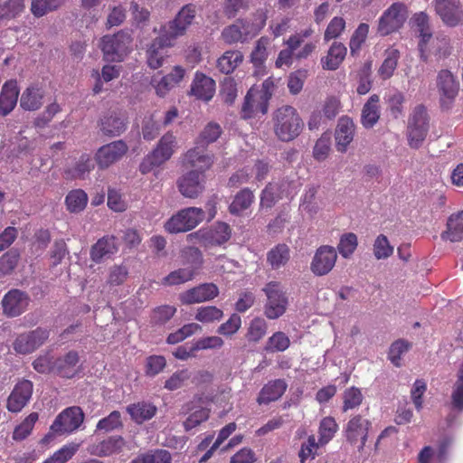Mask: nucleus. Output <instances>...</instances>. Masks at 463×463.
Here are the masks:
<instances>
[{
  "instance_id": "f257e3e1",
  "label": "nucleus",
  "mask_w": 463,
  "mask_h": 463,
  "mask_svg": "<svg viewBox=\"0 0 463 463\" xmlns=\"http://www.w3.org/2000/svg\"><path fill=\"white\" fill-rule=\"evenodd\" d=\"M273 129L276 137L283 142L295 139L303 128V122L297 109L291 106H282L273 114Z\"/></svg>"
},
{
  "instance_id": "f03ea898",
  "label": "nucleus",
  "mask_w": 463,
  "mask_h": 463,
  "mask_svg": "<svg viewBox=\"0 0 463 463\" xmlns=\"http://www.w3.org/2000/svg\"><path fill=\"white\" fill-rule=\"evenodd\" d=\"M177 146L175 137L168 132L158 141L156 146L146 155L139 165V171L143 175L150 173L168 161L174 155Z\"/></svg>"
},
{
  "instance_id": "7ed1b4c3",
  "label": "nucleus",
  "mask_w": 463,
  "mask_h": 463,
  "mask_svg": "<svg viewBox=\"0 0 463 463\" xmlns=\"http://www.w3.org/2000/svg\"><path fill=\"white\" fill-rule=\"evenodd\" d=\"M430 128V118L422 105L416 106L409 116L407 126L408 144L411 148H419L425 140Z\"/></svg>"
},
{
  "instance_id": "20e7f679",
  "label": "nucleus",
  "mask_w": 463,
  "mask_h": 463,
  "mask_svg": "<svg viewBox=\"0 0 463 463\" xmlns=\"http://www.w3.org/2000/svg\"><path fill=\"white\" fill-rule=\"evenodd\" d=\"M131 43L130 34L123 31L103 36L101 50L104 59L108 61H122L131 49Z\"/></svg>"
},
{
  "instance_id": "39448f33",
  "label": "nucleus",
  "mask_w": 463,
  "mask_h": 463,
  "mask_svg": "<svg viewBox=\"0 0 463 463\" xmlns=\"http://www.w3.org/2000/svg\"><path fill=\"white\" fill-rule=\"evenodd\" d=\"M205 214L202 208L187 207L173 215L165 224L169 233L185 232L195 228L204 220Z\"/></svg>"
},
{
  "instance_id": "423d86ee",
  "label": "nucleus",
  "mask_w": 463,
  "mask_h": 463,
  "mask_svg": "<svg viewBox=\"0 0 463 463\" xmlns=\"http://www.w3.org/2000/svg\"><path fill=\"white\" fill-rule=\"evenodd\" d=\"M263 291L267 297L265 316L269 319L280 317L286 312L288 305V298L282 286L279 282L270 281L266 284Z\"/></svg>"
},
{
  "instance_id": "0eeeda50",
  "label": "nucleus",
  "mask_w": 463,
  "mask_h": 463,
  "mask_svg": "<svg viewBox=\"0 0 463 463\" xmlns=\"http://www.w3.org/2000/svg\"><path fill=\"white\" fill-rule=\"evenodd\" d=\"M232 229L225 222H217L210 229H201L187 235V241H198L203 246H220L230 240Z\"/></svg>"
},
{
  "instance_id": "6e6552de",
  "label": "nucleus",
  "mask_w": 463,
  "mask_h": 463,
  "mask_svg": "<svg viewBox=\"0 0 463 463\" xmlns=\"http://www.w3.org/2000/svg\"><path fill=\"white\" fill-rule=\"evenodd\" d=\"M84 420V412L79 406L66 408L60 412L51 425L53 434H70L77 430Z\"/></svg>"
},
{
  "instance_id": "1a4fd4ad",
  "label": "nucleus",
  "mask_w": 463,
  "mask_h": 463,
  "mask_svg": "<svg viewBox=\"0 0 463 463\" xmlns=\"http://www.w3.org/2000/svg\"><path fill=\"white\" fill-rule=\"evenodd\" d=\"M407 17V6L402 2L393 3L379 18L378 33L381 35H388L399 30Z\"/></svg>"
},
{
  "instance_id": "9d476101",
  "label": "nucleus",
  "mask_w": 463,
  "mask_h": 463,
  "mask_svg": "<svg viewBox=\"0 0 463 463\" xmlns=\"http://www.w3.org/2000/svg\"><path fill=\"white\" fill-rule=\"evenodd\" d=\"M266 14L264 12H259L257 14V24H253L250 28L249 24H246L242 21L226 27L222 33V37L226 43L232 44L238 42H243L248 38V35L257 33L261 28L264 27L266 23Z\"/></svg>"
},
{
  "instance_id": "9b49d317",
  "label": "nucleus",
  "mask_w": 463,
  "mask_h": 463,
  "mask_svg": "<svg viewBox=\"0 0 463 463\" xmlns=\"http://www.w3.org/2000/svg\"><path fill=\"white\" fill-rule=\"evenodd\" d=\"M49 335V331L43 327L20 334L13 343L14 350L20 354H31L42 346Z\"/></svg>"
},
{
  "instance_id": "f8f14e48",
  "label": "nucleus",
  "mask_w": 463,
  "mask_h": 463,
  "mask_svg": "<svg viewBox=\"0 0 463 463\" xmlns=\"http://www.w3.org/2000/svg\"><path fill=\"white\" fill-rule=\"evenodd\" d=\"M195 13L194 5H184L178 12L175 18L162 28L161 32L175 43L176 39L183 36L187 28L192 24L195 17Z\"/></svg>"
},
{
  "instance_id": "ddd939ff",
  "label": "nucleus",
  "mask_w": 463,
  "mask_h": 463,
  "mask_svg": "<svg viewBox=\"0 0 463 463\" xmlns=\"http://www.w3.org/2000/svg\"><path fill=\"white\" fill-rule=\"evenodd\" d=\"M371 426V421L361 415L352 417L345 428L346 440L351 445H356L359 441L358 451H362L367 441Z\"/></svg>"
},
{
  "instance_id": "4468645a",
  "label": "nucleus",
  "mask_w": 463,
  "mask_h": 463,
  "mask_svg": "<svg viewBox=\"0 0 463 463\" xmlns=\"http://www.w3.org/2000/svg\"><path fill=\"white\" fill-rule=\"evenodd\" d=\"M175 43L173 40L161 32L160 35L150 43L146 50L147 65L154 70L160 68L168 56L165 48L172 47Z\"/></svg>"
},
{
  "instance_id": "2eb2a0df",
  "label": "nucleus",
  "mask_w": 463,
  "mask_h": 463,
  "mask_svg": "<svg viewBox=\"0 0 463 463\" xmlns=\"http://www.w3.org/2000/svg\"><path fill=\"white\" fill-rule=\"evenodd\" d=\"M337 253L334 247L324 245L319 247L311 261L310 269L317 276L329 273L335 267Z\"/></svg>"
},
{
  "instance_id": "dca6fc26",
  "label": "nucleus",
  "mask_w": 463,
  "mask_h": 463,
  "mask_svg": "<svg viewBox=\"0 0 463 463\" xmlns=\"http://www.w3.org/2000/svg\"><path fill=\"white\" fill-rule=\"evenodd\" d=\"M128 150V145L123 140H117L99 148L95 158L100 168H107L120 160Z\"/></svg>"
},
{
  "instance_id": "f3484780",
  "label": "nucleus",
  "mask_w": 463,
  "mask_h": 463,
  "mask_svg": "<svg viewBox=\"0 0 463 463\" xmlns=\"http://www.w3.org/2000/svg\"><path fill=\"white\" fill-rule=\"evenodd\" d=\"M33 384L31 381L23 379L19 381L10 393L6 408L11 412L21 411L31 400Z\"/></svg>"
},
{
  "instance_id": "a211bd4d",
  "label": "nucleus",
  "mask_w": 463,
  "mask_h": 463,
  "mask_svg": "<svg viewBox=\"0 0 463 463\" xmlns=\"http://www.w3.org/2000/svg\"><path fill=\"white\" fill-rule=\"evenodd\" d=\"M219 294L218 287L213 283H203L179 295V300L184 305L202 303L215 298Z\"/></svg>"
},
{
  "instance_id": "6ab92c4d",
  "label": "nucleus",
  "mask_w": 463,
  "mask_h": 463,
  "mask_svg": "<svg viewBox=\"0 0 463 463\" xmlns=\"http://www.w3.org/2000/svg\"><path fill=\"white\" fill-rule=\"evenodd\" d=\"M180 194L186 198H197L204 190V177L196 170H190L177 180Z\"/></svg>"
},
{
  "instance_id": "aec40b11",
  "label": "nucleus",
  "mask_w": 463,
  "mask_h": 463,
  "mask_svg": "<svg viewBox=\"0 0 463 463\" xmlns=\"http://www.w3.org/2000/svg\"><path fill=\"white\" fill-rule=\"evenodd\" d=\"M205 147L196 145L194 147L187 150L182 157L183 165L187 167L195 168L201 175L213 164L214 156L204 151Z\"/></svg>"
},
{
  "instance_id": "412c9836",
  "label": "nucleus",
  "mask_w": 463,
  "mask_h": 463,
  "mask_svg": "<svg viewBox=\"0 0 463 463\" xmlns=\"http://www.w3.org/2000/svg\"><path fill=\"white\" fill-rule=\"evenodd\" d=\"M435 11L444 24L456 26L463 18L459 0H434Z\"/></svg>"
},
{
  "instance_id": "4be33fe9",
  "label": "nucleus",
  "mask_w": 463,
  "mask_h": 463,
  "mask_svg": "<svg viewBox=\"0 0 463 463\" xmlns=\"http://www.w3.org/2000/svg\"><path fill=\"white\" fill-rule=\"evenodd\" d=\"M437 87L440 95V102L444 106L455 99L459 84L451 71L441 70L437 77Z\"/></svg>"
},
{
  "instance_id": "5701e85b",
  "label": "nucleus",
  "mask_w": 463,
  "mask_h": 463,
  "mask_svg": "<svg viewBox=\"0 0 463 463\" xmlns=\"http://www.w3.org/2000/svg\"><path fill=\"white\" fill-rule=\"evenodd\" d=\"M2 305L5 315L12 317H17L26 310L29 298L24 292L13 289L5 295Z\"/></svg>"
},
{
  "instance_id": "b1692460",
  "label": "nucleus",
  "mask_w": 463,
  "mask_h": 463,
  "mask_svg": "<svg viewBox=\"0 0 463 463\" xmlns=\"http://www.w3.org/2000/svg\"><path fill=\"white\" fill-rule=\"evenodd\" d=\"M355 126L354 121L348 117L339 118L335 133V147L341 153L346 152L348 146L354 139Z\"/></svg>"
},
{
  "instance_id": "393cba45",
  "label": "nucleus",
  "mask_w": 463,
  "mask_h": 463,
  "mask_svg": "<svg viewBox=\"0 0 463 463\" xmlns=\"http://www.w3.org/2000/svg\"><path fill=\"white\" fill-rule=\"evenodd\" d=\"M118 250L117 239L114 236H104L99 239L90 250V259L95 263H100L109 259Z\"/></svg>"
},
{
  "instance_id": "a878e982",
  "label": "nucleus",
  "mask_w": 463,
  "mask_h": 463,
  "mask_svg": "<svg viewBox=\"0 0 463 463\" xmlns=\"http://www.w3.org/2000/svg\"><path fill=\"white\" fill-rule=\"evenodd\" d=\"M126 128V118L119 112L109 111L100 119V130L106 136H119Z\"/></svg>"
},
{
  "instance_id": "bb28decb",
  "label": "nucleus",
  "mask_w": 463,
  "mask_h": 463,
  "mask_svg": "<svg viewBox=\"0 0 463 463\" xmlns=\"http://www.w3.org/2000/svg\"><path fill=\"white\" fill-rule=\"evenodd\" d=\"M215 92V81L201 72H196L191 85V94L198 99L210 100Z\"/></svg>"
},
{
  "instance_id": "cd10ccee",
  "label": "nucleus",
  "mask_w": 463,
  "mask_h": 463,
  "mask_svg": "<svg viewBox=\"0 0 463 463\" xmlns=\"http://www.w3.org/2000/svg\"><path fill=\"white\" fill-rule=\"evenodd\" d=\"M125 439L120 436H111L108 439L92 445L89 451L97 457H109L122 451L125 447Z\"/></svg>"
},
{
  "instance_id": "c85d7f7f",
  "label": "nucleus",
  "mask_w": 463,
  "mask_h": 463,
  "mask_svg": "<svg viewBox=\"0 0 463 463\" xmlns=\"http://www.w3.org/2000/svg\"><path fill=\"white\" fill-rule=\"evenodd\" d=\"M19 89L16 80L6 81L0 93V115H8L17 104Z\"/></svg>"
},
{
  "instance_id": "c756f323",
  "label": "nucleus",
  "mask_w": 463,
  "mask_h": 463,
  "mask_svg": "<svg viewBox=\"0 0 463 463\" xmlns=\"http://www.w3.org/2000/svg\"><path fill=\"white\" fill-rule=\"evenodd\" d=\"M287 388L288 384L283 379L269 381L261 388L257 402L261 405L275 402L284 394Z\"/></svg>"
},
{
  "instance_id": "7c9ffc66",
  "label": "nucleus",
  "mask_w": 463,
  "mask_h": 463,
  "mask_svg": "<svg viewBox=\"0 0 463 463\" xmlns=\"http://www.w3.org/2000/svg\"><path fill=\"white\" fill-rule=\"evenodd\" d=\"M44 93L45 91L43 87L37 84L30 85L21 95V108L28 111H35L39 109L43 105Z\"/></svg>"
},
{
  "instance_id": "2f4dec72",
  "label": "nucleus",
  "mask_w": 463,
  "mask_h": 463,
  "mask_svg": "<svg viewBox=\"0 0 463 463\" xmlns=\"http://www.w3.org/2000/svg\"><path fill=\"white\" fill-rule=\"evenodd\" d=\"M80 361L79 354L76 351H70L63 356L54 360L55 373L61 377L72 378L77 370V364Z\"/></svg>"
},
{
  "instance_id": "473e14b6",
  "label": "nucleus",
  "mask_w": 463,
  "mask_h": 463,
  "mask_svg": "<svg viewBox=\"0 0 463 463\" xmlns=\"http://www.w3.org/2000/svg\"><path fill=\"white\" fill-rule=\"evenodd\" d=\"M25 6V0H0V26L20 17Z\"/></svg>"
},
{
  "instance_id": "72a5a7b5",
  "label": "nucleus",
  "mask_w": 463,
  "mask_h": 463,
  "mask_svg": "<svg viewBox=\"0 0 463 463\" xmlns=\"http://www.w3.org/2000/svg\"><path fill=\"white\" fill-rule=\"evenodd\" d=\"M380 97L373 94L362 109L361 123L365 128H372L380 118Z\"/></svg>"
},
{
  "instance_id": "f704fd0d",
  "label": "nucleus",
  "mask_w": 463,
  "mask_h": 463,
  "mask_svg": "<svg viewBox=\"0 0 463 463\" xmlns=\"http://www.w3.org/2000/svg\"><path fill=\"white\" fill-rule=\"evenodd\" d=\"M426 53L429 55V61L427 63L433 61L432 57H434L436 61L448 57L450 53L449 39L446 36L432 37L430 34V39L427 42Z\"/></svg>"
},
{
  "instance_id": "c9c22d12",
  "label": "nucleus",
  "mask_w": 463,
  "mask_h": 463,
  "mask_svg": "<svg viewBox=\"0 0 463 463\" xmlns=\"http://www.w3.org/2000/svg\"><path fill=\"white\" fill-rule=\"evenodd\" d=\"M131 419L137 424L151 420L156 413L157 408L151 402H139L127 407Z\"/></svg>"
},
{
  "instance_id": "e433bc0d",
  "label": "nucleus",
  "mask_w": 463,
  "mask_h": 463,
  "mask_svg": "<svg viewBox=\"0 0 463 463\" xmlns=\"http://www.w3.org/2000/svg\"><path fill=\"white\" fill-rule=\"evenodd\" d=\"M414 21L416 25L418 26V30L420 32V40L419 42V50L420 52V60L424 62L429 61V55L426 53L427 52V42L430 39L431 33L429 29V17L424 13L416 14L414 16Z\"/></svg>"
},
{
  "instance_id": "4c0bfd02",
  "label": "nucleus",
  "mask_w": 463,
  "mask_h": 463,
  "mask_svg": "<svg viewBox=\"0 0 463 463\" xmlns=\"http://www.w3.org/2000/svg\"><path fill=\"white\" fill-rule=\"evenodd\" d=\"M347 49L341 43L335 42L329 48L327 55L322 59V66L326 70L335 71L344 61Z\"/></svg>"
},
{
  "instance_id": "58836bf2",
  "label": "nucleus",
  "mask_w": 463,
  "mask_h": 463,
  "mask_svg": "<svg viewBox=\"0 0 463 463\" xmlns=\"http://www.w3.org/2000/svg\"><path fill=\"white\" fill-rule=\"evenodd\" d=\"M441 238L452 242L463 240V211L449 218L447 230L441 234Z\"/></svg>"
},
{
  "instance_id": "ea45409f",
  "label": "nucleus",
  "mask_w": 463,
  "mask_h": 463,
  "mask_svg": "<svg viewBox=\"0 0 463 463\" xmlns=\"http://www.w3.org/2000/svg\"><path fill=\"white\" fill-rule=\"evenodd\" d=\"M290 259V250L288 245L280 243L270 249L267 253V262L272 269L284 267Z\"/></svg>"
},
{
  "instance_id": "a19ab883",
  "label": "nucleus",
  "mask_w": 463,
  "mask_h": 463,
  "mask_svg": "<svg viewBox=\"0 0 463 463\" xmlns=\"http://www.w3.org/2000/svg\"><path fill=\"white\" fill-rule=\"evenodd\" d=\"M269 41L266 37H261L256 43L254 50L250 54V61L253 63L256 75H262L264 73V62L268 58V45Z\"/></svg>"
},
{
  "instance_id": "79ce46f5",
  "label": "nucleus",
  "mask_w": 463,
  "mask_h": 463,
  "mask_svg": "<svg viewBox=\"0 0 463 463\" xmlns=\"http://www.w3.org/2000/svg\"><path fill=\"white\" fill-rule=\"evenodd\" d=\"M262 97L258 94V90L250 89L244 99L241 115L243 118H250L254 117L256 114L260 113L262 115L267 112L262 111L261 103Z\"/></svg>"
},
{
  "instance_id": "37998d69",
  "label": "nucleus",
  "mask_w": 463,
  "mask_h": 463,
  "mask_svg": "<svg viewBox=\"0 0 463 463\" xmlns=\"http://www.w3.org/2000/svg\"><path fill=\"white\" fill-rule=\"evenodd\" d=\"M243 61L240 51H227L217 60V68L224 74L232 72Z\"/></svg>"
},
{
  "instance_id": "c03bdc74",
  "label": "nucleus",
  "mask_w": 463,
  "mask_h": 463,
  "mask_svg": "<svg viewBox=\"0 0 463 463\" xmlns=\"http://www.w3.org/2000/svg\"><path fill=\"white\" fill-rule=\"evenodd\" d=\"M196 274L197 273L194 271V269H193V268L184 266L171 271L162 279V284L165 286L181 285L193 280Z\"/></svg>"
},
{
  "instance_id": "a18cd8bd",
  "label": "nucleus",
  "mask_w": 463,
  "mask_h": 463,
  "mask_svg": "<svg viewBox=\"0 0 463 463\" xmlns=\"http://www.w3.org/2000/svg\"><path fill=\"white\" fill-rule=\"evenodd\" d=\"M254 200L253 193L244 188L241 190L234 197L232 203L230 204L229 210L232 214H240L248 209Z\"/></svg>"
},
{
  "instance_id": "49530a36",
  "label": "nucleus",
  "mask_w": 463,
  "mask_h": 463,
  "mask_svg": "<svg viewBox=\"0 0 463 463\" xmlns=\"http://www.w3.org/2000/svg\"><path fill=\"white\" fill-rule=\"evenodd\" d=\"M87 203L88 195L81 189L71 191L65 198L67 209L71 213H80L83 211L87 205Z\"/></svg>"
},
{
  "instance_id": "de8ad7c7",
  "label": "nucleus",
  "mask_w": 463,
  "mask_h": 463,
  "mask_svg": "<svg viewBox=\"0 0 463 463\" xmlns=\"http://www.w3.org/2000/svg\"><path fill=\"white\" fill-rule=\"evenodd\" d=\"M94 164L88 155H82L73 167L66 170L68 177L83 179L92 169Z\"/></svg>"
},
{
  "instance_id": "09e8293b",
  "label": "nucleus",
  "mask_w": 463,
  "mask_h": 463,
  "mask_svg": "<svg viewBox=\"0 0 463 463\" xmlns=\"http://www.w3.org/2000/svg\"><path fill=\"white\" fill-rule=\"evenodd\" d=\"M221 134L222 128L220 125L210 122L200 133L195 144L202 147H206L209 144L215 142L220 137Z\"/></svg>"
},
{
  "instance_id": "8fccbe9b",
  "label": "nucleus",
  "mask_w": 463,
  "mask_h": 463,
  "mask_svg": "<svg viewBox=\"0 0 463 463\" xmlns=\"http://www.w3.org/2000/svg\"><path fill=\"white\" fill-rule=\"evenodd\" d=\"M181 257L183 264L188 268H193L196 273L202 268L203 258L202 251L195 247H186L182 250Z\"/></svg>"
},
{
  "instance_id": "3c124183",
  "label": "nucleus",
  "mask_w": 463,
  "mask_h": 463,
  "mask_svg": "<svg viewBox=\"0 0 463 463\" xmlns=\"http://www.w3.org/2000/svg\"><path fill=\"white\" fill-rule=\"evenodd\" d=\"M338 430V425L333 417H325L321 420L318 429V443L325 445L328 443Z\"/></svg>"
},
{
  "instance_id": "603ef678",
  "label": "nucleus",
  "mask_w": 463,
  "mask_h": 463,
  "mask_svg": "<svg viewBox=\"0 0 463 463\" xmlns=\"http://www.w3.org/2000/svg\"><path fill=\"white\" fill-rule=\"evenodd\" d=\"M80 443H68L55 451L52 456L48 458L43 463H66L78 451Z\"/></svg>"
},
{
  "instance_id": "864d4df0",
  "label": "nucleus",
  "mask_w": 463,
  "mask_h": 463,
  "mask_svg": "<svg viewBox=\"0 0 463 463\" xmlns=\"http://www.w3.org/2000/svg\"><path fill=\"white\" fill-rule=\"evenodd\" d=\"M358 246V239L355 233L347 232L340 237L337 250L340 255L345 258H350Z\"/></svg>"
},
{
  "instance_id": "5fc2aeb1",
  "label": "nucleus",
  "mask_w": 463,
  "mask_h": 463,
  "mask_svg": "<svg viewBox=\"0 0 463 463\" xmlns=\"http://www.w3.org/2000/svg\"><path fill=\"white\" fill-rule=\"evenodd\" d=\"M171 454L165 449H156L150 453L141 454L130 463H171Z\"/></svg>"
},
{
  "instance_id": "6e6d98bb",
  "label": "nucleus",
  "mask_w": 463,
  "mask_h": 463,
  "mask_svg": "<svg viewBox=\"0 0 463 463\" xmlns=\"http://www.w3.org/2000/svg\"><path fill=\"white\" fill-rule=\"evenodd\" d=\"M368 33L369 25L365 23L360 24L354 30L349 42L350 52L352 55H354L360 51L362 45L367 39Z\"/></svg>"
},
{
  "instance_id": "4d7b16f0",
  "label": "nucleus",
  "mask_w": 463,
  "mask_h": 463,
  "mask_svg": "<svg viewBox=\"0 0 463 463\" xmlns=\"http://www.w3.org/2000/svg\"><path fill=\"white\" fill-rule=\"evenodd\" d=\"M64 0H33L31 11L36 17H42L49 12L59 8Z\"/></svg>"
},
{
  "instance_id": "13d9d810",
  "label": "nucleus",
  "mask_w": 463,
  "mask_h": 463,
  "mask_svg": "<svg viewBox=\"0 0 463 463\" xmlns=\"http://www.w3.org/2000/svg\"><path fill=\"white\" fill-rule=\"evenodd\" d=\"M290 340L283 332L274 333L267 341L265 350L267 352H283L288 348Z\"/></svg>"
},
{
  "instance_id": "bf43d9fd",
  "label": "nucleus",
  "mask_w": 463,
  "mask_h": 463,
  "mask_svg": "<svg viewBox=\"0 0 463 463\" xmlns=\"http://www.w3.org/2000/svg\"><path fill=\"white\" fill-rule=\"evenodd\" d=\"M361 390L356 387L347 388L343 393V411H347L357 408L363 402Z\"/></svg>"
},
{
  "instance_id": "052dcab7",
  "label": "nucleus",
  "mask_w": 463,
  "mask_h": 463,
  "mask_svg": "<svg viewBox=\"0 0 463 463\" xmlns=\"http://www.w3.org/2000/svg\"><path fill=\"white\" fill-rule=\"evenodd\" d=\"M37 420L38 414L36 412L30 413L24 420L14 429L13 439L15 440L24 439L32 432Z\"/></svg>"
},
{
  "instance_id": "680f3d73",
  "label": "nucleus",
  "mask_w": 463,
  "mask_h": 463,
  "mask_svg": "<svg viewBox=\"0 0 463 463\" xmlns=\"http://www.w3.org/2000/svg\"><path fill=\"white\" fill-rule=\"evenodd\" d=\"M223 312L214 306L201 307L197 309L195 319L202 323H213L222 319Z\"/></svg>"
},
{
  "instance_id": "e2e57ef3",
  "label": "nucleus",
  "mask_w": 463,
  "mask_h": 463,
  "mask_svg": "<svg viewBox=\"0 0 463 463\" xmlns=\"http://www.w3.org/2000/svg\"><path fill=\"white\" fill-rule=\"evenodd\" d=\"M120 427H122L121 414L118 411H113L109 415L99 420L96 431L109 432Z\"/></svg>"
},
{
  "instance_id": "0e129e2a",
  "label": "nucleus",
  "mask_w": 463,
  "mask_h": 463,
  "mask_svg": "<svg viewBox=\"0 0 463 463\" xmlns=\"http://www.w3.org/2000/svg\"><path fill=\"white\" fill-rule=\"evenodd\" d=\"M411 346V343L403 339H399L392 343L388 354L392 364L397 367L401 366L402 355L407 353Z\"/></svg>"
},
{
  "instance_id": "69168bd1",
  "label": "nucleus",
  "mask_w": 463,
  "mask_h": 463,
  "mask_svg": "<svg viewBox=\"0 0 463 463\" xmlns=\"http://www.w3.org/2000/svg\"><path fill=\"white\" fill-rule=\"evenodd\" d=\"M393 253V247L390 244L387 237L380 234L373 243V255L377 260H384Z\"/></svg>"
},
{
  "instance_id": "338daca9",
  "label": "nucleus",
  "mask_w": 463,
  "mask_h": 463,
  "mask_svg": "<svg viewBox=\"0 0 463 463\" xmlns=\"http://www.w3.org/2000/svg\"><path fill=\"white\" fill-rule=\"evenodd\" d=\"M282 196L279 194V187L274 184H268L261 192L260 206L271 208Z\"/></svg>"
},
{
  "instance_id": "774afa93",
  "label": "nucleus",
  "mask_w": 463,
  "mask_h": 463,
  "mask_svg": "<svg viewBox=\"0 0 463 463\" xmlns=\"http://www.w3.org/2000/svg\"><path fill=\"white\" fill-rule=\"evenodd\" d=\"M176 312L174 306L164 305L155 308L151 315V322L156 325H164L169 321Z\"/></svg>"
}]
</instances>
